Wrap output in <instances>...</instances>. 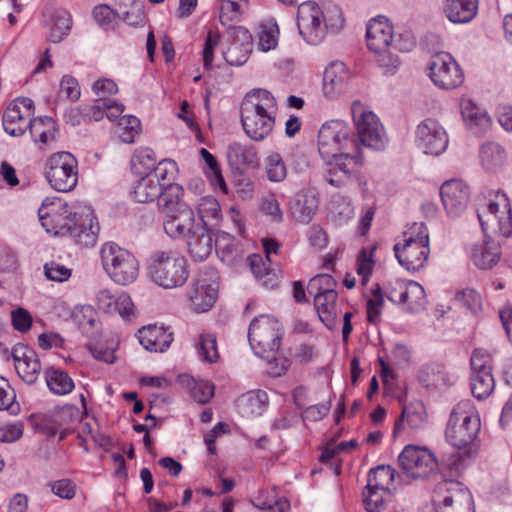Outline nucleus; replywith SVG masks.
<instances>
[{"label":"nucleus","mask_w":512,"mask_h":512,"mask_svg":"<svg viewBox=\"0 0 512 512\" xmlns=\"http://www.w3.org/2000/svg\"><path fill=\"white\" fill-rule=\"evenodd\" d=\"M398 463L402 475L398 474L397 476L401 481H403L402 477L407 479L426 478L439 467L438 460L430 450L412 445L403 449L398 457Z\"/></svg>","instance_id":"9d476101"},{"label":"nucleus","mask_w":512,"mask_h":512,"mask_svg":"<svg viewBox=\"0 0 512 512\" xmlns=\"http://www.w3.org/2000/svg\"><path fill=\"white\" fill-rule=\"evenodd\" d=\"M179 174L177 163L172 159H162V181L167 180L166 185L162 184V214L178 208L179 206H186L180 203L183 195V188L181 185L175 183Z\"/></svg>","instance_id":"a211bd4d"},{"label":"nucleus","mask_w":512,"mask_h":512,"mask_svg":"<svg viewBox=\"0 0 512 512\" xmlns=\"http://www.w3.org/2000/svg\"><path fill=\"white\" fill-rule=\"evenodd\" d=\"M429 77L442 89H455L464 81V74L455 59L445 52L434 55L429 63Z\"/></svg>","instance_id":"ddd939ff"},{"label":"nucleus","mask_w":512,"mask_h":512,"mask_svg":"<svg viewBox=\"0 0 512 512\" xmlns=\"http://www.w3.org/2000/svg\"><path fill=\"white\" fill-rule=\"evenodd\" d=\"M276 100L265 89H254L248 92L240 107L241 123L246 135L254 140L265 139L275 124L274 112Z\"/></svg>","instance_id":"7ed1b4c3"},{"label":"nucleus","mask_w":512,"mask_h":512,"mask_svg":"<svg viewBox=\"0 0 512 512\" xmlns=\"http://www.w3.org/2000/svg\"><path fill=\"white\" fill-rule=\"evenodd\" d=\"M480 428V417L473 406L468 401L460 402L450 414L445 436L454 448H474Z\"/></svg>","instance_id":"39448f33"},{"label":"nucleus","mask_w":512,"mask_h":512,"mask_svg":"<svg viewBox=\"0 0 512 512\" xmlns=\"http://www.w3.org/2000/svg\"><path fill=\"white\" fill-rule=\"evenodd\" d=\"M118 17L130 26L145 22L144 4L141 0H117Z\"/></svg>","instance_id":"58836bf2"},{"label":"nucleus","mask_w":512,"mask_h":512,"mask_svg":"<svg viewBox=\"0 0 512 512\" xmlns=\"http://www.w3.org/2000/svg\"><path fill=\"white\" fill-rule=\"evenodd\" d=\"M336 281L329 274H318L311 278L308 283V293L312 295L337 292L335 290Z\"/></svg>","instance_id":"864d4df0"},{"label":"nucleus","mask_w":512,"mask_h":512,"mask_svg":"<svg viewBox=\"0 0 512 512\" xmlns=\"http://www.w3.org/2000/svg\"><path fill=\"white\" fill-rule=\"evenodd\" d=\"M433 502L436 512H474L471 493L453 480H445L437 485Z\"/></svg>","instance_id":"9b49d317"},{"label":"nucleus","mask_w":512,"mask_h":512,"mask_svg":"<svg viewBox=\"0 0 512 512\" xmlns=\"http://www.w3.org/2000/svg\"><path fill=\"white\" fill-rule=\"evenodd\" d=\"M28 129L34 142L48 144L55 139V122L50 116L31 118Z\"/></svg>","instance_id":"a19ab883"},{"label":"nucleus","mask_w":512,"mask_h":512,"mask_svg":"<svg viewBox=\"0 0 512 512\" xmlns=\"http://www.w3.org/2000/svg\"><path fill=\"white\" fill-rule=\"evenodd\" d=\"M72 270L65 265L51 261L44 265L45 276L52 281L64 282L71 277Z\"/></svg>","instance_id":"0e129e2a"},{"label":"nucleus","mask_w":512,"mask_h":512,"mask_svg":"<svg viewBox=\"0 0 512 512\" xmlns=\"http://www.w3.org/2000/svg\"><path fill=\"white\" fill-rule=\"evenodd\" d=\"M363 497L367 512H381L385 508L388 498H390V492L380 489H368L366 486Z\"/></svg>","instance_id":"09e8293b"},{"label":"nucleus","mask_w":512,"mask_h":512,"mask_svg":"<svg viewBox=\"0 0 512 512\" xmlns=\"http://www.w3.org/2000/svg\"><path fill=\"white\" fill-rule=\"evenodd\" d=\"M396 471L389 465H379L370 470L368 474L367 488L389 491L390 485L394 482Z\"/></svg>","instance_id":"a18cd8bd"},{"label":"nucleus","mask_w":512,"mask_h":512,"mask_svg":"<svg viewBox=\"0 0 512 512\" xmlns=\"http://www.w3.org/2000/svg\"><path fill=\"white\" fill-rule=\"evenodd\" d=\"M244 7H238L237 4L229 1L219 2V20L223 26L231 27L233 22L239 20Z\"/></svg>","instance_id":"4d7b16f0"},{"label":"nucleus","mask_w":512,"mask_h":512,"mask_svg":"<svg viewBox=\"0 0 512 512\" xmlns=\"http://www.w3.org/2000/svg\"><path fill=\"white\" fill-rule=\"evenodd\" d=\"M337 299V292L314 295V306L319 319L329 330H333L338 323Z\"/></svg>","instance_id":"cd10ccee"},{"label":"nucleus","mask_w":512,"mask_h":512,"mask_svg":"<svg viewBox=\"0 0 512 512\" xmlns=\"http://www.w3.org/2000/svg\"><path fill=\"white\" fill-rule=\"evenodd\" d=\"M163 214L165 220L162 226L171 238L188 237L196 229L194 212L187 206H179Z\"/></svg>","instance_id":"6ab92c4d"},{"label":"nucleus","mask_w":512,"mask_h":512,"mask_svg":"<svg viewBox=\"0 0 512 512\" xmlns=\"http://www.w3.org/2000/svg\"><path fill=\"white\" fill-rule=\"evenodd\" d=\"M41 25L48 31L47 39L52 43H60L70 33L73 20L71 14L64 9L46 7L42 12Z\"/></svg>","instance_id":"dca6fc26"},{"label":"nucleus","mask_w":512,"mask_h":512,"mask_svg":"<svg viewBox=\"0 0 512 512\" xmlns=\"http://www.w3.org/2000/svg\"><path fill=\"white\" fill-rule=\"evenodd\" d=\"M177 383L189 390L191 398L199 404L208 403L214 396V386L208 381H198L190 375L181 374L177 377Z\"/></svg>","instance_id":"72a5a7b5"},{"label":"nucleus","mask_w":512,"mask_h":512,"mask_svg":"<svg viewBox=\"0 0 512 512\" xmlns=\"http://www.w3.org/2000/svg\"><path fill=\"white\" fill-rule=\"evenodd\" d=\"M227 161L232 171L242 174L248 168L258 165V156L255 148L238 142L231 143L227 147Z\"/></svg>","instance_id":"b1692460"},{"label":"nucleus","mask_w":512,"mask_h":512,"mask_svg":"<svg viewBox=\"0 0 512 512\" xmlns=\"http://www.w3.org/2000/svg\"><path fill=\"white\" fill-rule=\"evenodd\" d=\"M400 289L399 297L392 296V302L395 304H407L411 312H418L426 305L424 288L417 282L396 281Z\"/></svg>","instance_id":"a878e982"},{"label":"nucleus","mask_w":512,"mask_h":512,"mask_svg":"<svg viewBox=\"0 0 512 512\" xmlns=\"http://www.w3.org/2000/svg\"><path fill=\"white\" fill-rule=\"evenodd\" d=\"M198 214L201 219L198 224L204 225V227L214 225L213 222L216 224L221 218V208L217 199L212 196L201 198L198 204Z\"/></svg>","instance_id":"49530a36"},{"label":"nucleus","mask_w":512,"mask_h":512,"mask_svg":"<svg viewBox=\"0 0 512 512\" xmlns=\"http://www.w3.org/2000/svg\"><path fill=\"white\" fill-rule=\"evenodd\" d=\"M470 253L474 264L480 269H490L500 259L498 247L488 244H475Z\"/></svg>","instance_id":"c03bdc74"},{"label":"nucleus","mask_w":512,"mask_h":512,"mask_svg":"<svg viewBox=\"0 0 512 512\" xmlns=\"http://www.w3.org/2000/svg\"><path fill=\"white\" fill-rule=\"evenodd\" d=\"M39 220L47 233L54 236H70L81 247H93L100 230L91 207L78 205L72 209L57 199L43 202L38 210Z\"/></svg>","instance_id":"f03ea898"},{"label":"nucleus","mask_w":512,"mask_h":512,"mask_svg":"<svg viewBox=\"0 0 512 512\" xmlns=\"http://www.w3.org/2000/svg\"><path fill=\"white\" fill-rule=\"evenodd\" d=\"M135 199L140 203L156 202L160 200V178L157 174L150 177H142L134 189Z\"/></svg>","instance_id":"ea45409f"},{"label":"nucleus","mask_w":512,"mask_h":512,"mask_svg":"<svg viewBox=\"0 0 512 512\" xmlns=\"http://www.w3.org/2000/svg\"><path fill=\"white\" fill-rule=\"evenodd\" d=\"M455 300L473 313H477L482 306L481 296L474 289H464L458 292L455 295Z\"/></svg>","instance_id":"680f3d73"},{"label":"nucleus","mask_w":512,"mask_h":512,"mask_svg":"<svg viewBox=\"0 0 512 512\" xmlns=\"http://www.w3.org/2000/svg\"><path fill=\"white\" fill-rule=\"evenodd\" d=\"M92 14L95 21L104 29L112 28L115 20L119 19L118 9L113 10L106 4H100L94 7Z\"/></svg>","instance_id":"bf43d9fd"},{"label":"nucleus","mask_w":512,"mask_h":512,"mask_svg":"<svg viewBox=\"0 0 512 512\" xmlns=\"http://www.w3.org/2000/svg\"><path fill=\"white\" fill-rule=\"evenodd\" d=\"M11 356L14 360L18 376L27 384H34L42 370L37 353L23 344L12 348Z\"/></svg>","instance_id":"f3484780"},{"label":"nucleus","mask_w":512,"mask_h":512,"mask_svg":"<svg viewBox=\"0 0 512 512\" xmlns=\"http://www.w3.org/2000/svg\"><path fill=\"white\" fill-rule=\"evenodd\" d=\"M366 39L368 48L373 52L387 50L388 47L408 51L415 44L412 38L406 39L404 43L396 42L393 37V26L384 16H378L369 22Z\"/></svg>","instance_id":"f8f14e48"},{"label":"nucleus","mask_w":512,"mask_h":512,"mask_svg":"<svg viewBox=\"0 0 512 512\" xmlns=\"http://www.w3.org/2000/svg\"><path fill=\"white\" fill-rule=\"evenodd\" d=\"M51 492L59 498L71 500L75 497L77 486L70 479H60L49 484Z\"/></svg>","instance_id":"e2e57ef3"},{"label":"nucleus","mask_w":512,"mask_h":512,"mask_svg":"<svg viewBox=\"0 0 512 512\" xmlns=\"http://www.w3.org/2000/svg\"><path fill=\"white\" fill-rule=\"evenodd\" d=\"M160 331L156 324L144 326L138 331L140 344L148 351H158Z\"/></svg>","instance_id":"13d9d810"},{"label":"nucleus","mask_w":512,"mask_h":512,"mask_svg":"<svg viewBox=\"0 0 512 512\" xmlns=\"http://www.w3.org/2000/svg\"><path fill=\"white\" fill-rule=\"evenodd\" d=\"M349 71L341 61H334L325 69L323 93L329 99L339 97L347 88Z\"/></svg>","instance_id":"5701e85b"},{"label":"nucleus","mask_w":512,"mask_h":512,"mask_svg":"<svg viewBox=\"0 0 512 512\" xmlns=\"http://www.w3.org/2000/svg\"><path fill=\"white\" fill-rule=\"evenodd\" d=\"M479 158L485 170L496 171L505 163L507 154L499 143L486 142L480 148Z\"/></svg>","instance_id":"e433bc0d"},{"label":"nucleus","mask_w":512,"mask_h":512,"mask_svg":"<svg viewBox=\"0 0 512 512\" xmlns=\"http://www.w3.org/2000/svg\"><path fill=\"white\" fill-rule=\"evenodd\" d=\"M59 93L71 101L78 100L81 95L79 82L70 75H64L60 82Z\"/></svg>","instance_id":"338daca9"},{"label":"nucleus","mask_w":512,"mask_h":512,"mask_svg":"<svg viewBox=\"0 0 512 512\" xmlns=\"http://www.w3.org/2000/svg\"><path fill=\"white\" fill-rule=\"evenodd\" d=\"M31 118L28 117V113H22V110L17 105H11L6 108L3 117L2 124L6 133L11 136L18 137L22 136L28 129Z\"/></svg>","instance_id":"f704fd0d"},{"label":"nucleus","mask_w":512,"mask_h":512,"mask_svg":"<svg viewBox=\"0 0 512 512\" xmlns=\"http://www.w3.org/2000/svg\"><path fill=\"white\" fill-rule=\"evenodd\" d=\"M267 177L272 182H282L287 176V167L279 153H272L265 159Z\"/></svg>","instance_id":"8fccbe9b"},{"label":"nucleus","mask_w":512,"mask_h":512,"mask_svg":"<svg viewBox=\"0 0 512 512\" xmlns=\"http://www.w3.org/2000/svg\"><path fill=\"white\" fill-rule=\"evenodd\" d=\"M215 250L222 262L233 265L241 258V249L232 235L226 232L216 234Z\"/></svg>","instance_id":"4c0bfd02"},{"label":"nucleus","mask_w":512,"mask_h":512,"mask_svg":"<svg viewBox=\"0 0 512 512\" xmlns=\"http://www.w3.org/2000/svg\"><path fill=\"white\" fill-rule=\"evenodd\" d=\"M162 288L171 289L184 285L188 273L184 257L170 253L166 257L162 253Z\"/></svg>","instance_id":"4be33fe9"},{"label":"nucleus","mask_w":512,"mask_h":512,"mask_svg":"<svg viewBox=\"0 0 512 512\" xmlns=\"http://www.w3.org/2000/svg\"><path fill=\"white\" fill-rule=\"evenodd\" d=\"M416 137L419 147L425 154L438 156L448 146L446 130L435 119L428 118L422 121L417 127Z\"/></svg>","instance_id":"2eb2a0df"},{"label":"nucleus","mask_w":512,"mask_h":512,"mask_svg":"<svg viewBox=\"0 0 512 512\" xmlns=\"http://www.w3.org/2000/svg\"><path fill=\"white\" fill-rule=\"evenodd\" d=\"M200 155L207 165V176L211 178L215 185H219L221 189L226 190V183L216 158L205 148L200 150Z\"/></svg>","instance_id":"603ef678"},{"label":"nucleus","mask_w":512,"mask_h":512,"mask_svg":"<svg viewBox=\"0 0 512 512\" xmlns=\"http://www.w3.org/2000/svg\"><path fill=\"white\" fill-rule=\"evenodd\" d=\"M45 381L55 395H67L75 387L73 379L63 370L49 368L45 371Z\"/></svg>","instance_id":"79ce46f5"},{"label":"nucleus","mask_w":512,"mask_h":512,"mask_svg":"<svg viewBox=\"0 0 512 512\" xmlns=\"http://www.w3.org/2000/svg\"><path fill=\"white\" fill-rule=\"evenodd\" d=\"M283 336L281 323L271 315L255 317L248 330V340L254 353L266 359L275 360Z\"/></svg>","instance_id":"423d86ee"},{"label":"nucleus","mask_w":512,"mask_h":512,"mask_svg":"<svg viewBox=\"0 0 512 512\" xmlns=\"http://www.w3.org/2000/svg\"><path fill=\"white\" fill-rule=\"evenodd\" d=\"M115 306V314H119L125 321H130L135 316L134 303L129 294H119Z\"/></svg>","instance_id":"774afa93"},{"label":"nucleus","mask_w":512,"mask_h":512,"mask_svg":"<svg viewBox=\"0 0 512 512\" xmlns=\"http://www.w3.org/2000/svg\"><path fill=\"white\" fill-rule=\"evenodd\" d=\"M324 15L320 7L312 1L302 3L298 8L297 27L299 34L310 45L320 44L326 36L329 29L332 33H337L343 26V18L340 11L336 8Z\"/></svg>","instance_id":"20e7f679"},{"label":"nucleus","mask_w":512,"mask_h":512,"mask_svg":"<svg viewBox=\"0 0 512 512\" xmlns=\"http://www.w3.org/2000/svg\"><path fill=\"white\" fill-rule=\"evenodd\" d=\"M318 197L314 191H307L296 195L291 204V214L300 223H309L318 209Z\"/></svg>","instance_id":"c85d7f7f"},{"label":"nucleus","mask_w":512,"mask_h":512,"mask_svg":"<svg viewBox=\"0 0 512 512\" xmlns=\"http://www.w3.org/2000/svg\"><path fill=\"white\" fill-rule=\"evenodd\" d=\"M44 176L55 191L70 192L78 183V161L67 151L53 153L45 161Z\"/></svg>","instance_id":"6e6552de"},{"label":"nucleus","mask_w":512,"mask_h":512,"mask_svg":"<svg viewBox=\"0 0 512 512\" xmlns=\"http://www.w3.org/2000/svg\"><path fill=\"white\" fill-rule=\"evenodd\" d=\"M495 388L492 372L475 373L471 376V392L478 400L486 399Z\"/></svg>","instance_id":"de8ad7c7"},{"label":"nucleus","mask_w":512,"mask_h":512,"mask_svg":"<svg viewBox=\"0 0 512 512\" xmlns=\"http://www.w3.org/2000/svg\"><path fill=\"white\" fill-rule=\"evenodd\" d=\"M252 48L251 34L246 29L238 27L233 42L224 52V58L229 65L241 66L248 60Z\"/></svg>","instance_id":"393cba45"},{"label":"nucleus","mask_w":512,"mask_h":512,"mask_svg":"<svg viewBox=\"0 0 512 512\" xmlns=\"http://www.w3.org/2000/svg\"><path fill=\"white\" fill-rule=\"evenodd\" d=\"M395 256L401 266L409 271H418L423 268L430 254V247L417 243H396Z\"/></svg>","instance_id":"412c9836"},{"label":"nucleus","mask_w":512,"mask_h":512,"mask_svg":"<svg viewBox=\"0 0 512 512\" xmlns=\"http://www.w3.org/2000/svg\"><path fill=\"white\" fill-rule=\"evenodd\" d=\"M402 238V241L406 243H417L429 246V231L423 222H415L409 226L408 229L403 232Z\"/></svg>","instance_id":"5fc2aeb1"},{"label":"nucleus","mask_w":512,"mask_h":512,"mask_svg":"<svg viewBox=\"0 0 512 512\" xmlns=\"http://www.w3.org/2000/svg\"><path fill=\"white\" fill-rule=\"evenodd\" d=\"M491 361V355L486 350L482 348L474 349L470 358L472 374L484 371L492 372Z\"/></svg>","instance_id":"052dcab7"},{"label":"nucleus","mask_w":512,"mask_h":512,"mask_svg":"<svg viewBox=\"0 0 512 512\" xmlns=\"http://www.w3.org/2000/svg\"><path fill=\"white\" fill-rule=\"evenodd\" d=\"M100 255L105 272L116 284L129 285L137 279L139 263L128 250L115 243H106Z\"/></svg>","instance_id":"0eeeda50"},{"label":"nucleus","mask_w":512,"mask_h":512,"mask_svg":"<svg viewBox=\"0 0 512 512\" xmlns=\"http://www.w3.org/2000/svg\"><path fill=\"white\" fill-rule=\"evenodd\" d=\"M278 27L276 24L263 25L259 34V45L265 52L274 49L278 40Z\"/></svg>","instance_id":"69168bd1"},{"label":"nucleus","mask_w":512,"mask_h":512,"mask_svg":"<svg viewBox=\"0 0 512 512\" xmlns=\"http://www.w3.org/2000/svg\"><path fill=\"white\" fill-rule=\"evenodd\" d=\"M444 13L452 23L472 21L478 12V0H445Z\"/></svg>","instance_id":"bb28decb"},{"label":"nucleus","mask_w":512,"mask_h":512,"mask_svg":"<svg viewBox=\"0 0 512 512\" xmlns=\"http://www.w3.org/2000/svg\"><path fill=\"white\" fill-rule=\"evenodd\" d=\"M131 170L134 174L142 177L153 176L157 168V157L153 150L147 147H140L135 150L131 157Z\"/></svg>","instance_id":"c9c22d12"},{"label":"nucleus","mask_w":512,"mask_h":512,"mask_svg":"<svg viewBox=\"0 0 512 512\" xmlns=\"http://www.w3.org/2000/svg\"><path fill=\"white\" fill-rule=\"evenodd\" d=\"M351 114L357 139L351 136L347 124L340 120L323 124L318 133V150L328 166L325 180L335 187L346 184L355 168L361 164L360 146L382 150L387 142L377 116L367 111L360 101L352 103Z\"/></svg>","instance_id":"f257e3e1"},{"label":"nucleus","mask_w":512,"mask_h":512,"mask_svg":"<svg viewBox=\"0 0 512 512\" xmlns=\"http://www.w3.org/2000/svg\"><path fill=\"white\" fill-rule=\"evenodd\" d=\"M197 350L202 360L208 363H213L219 358L216 337L212 334L200 335Z\"/></svg>","instance_id":"3c124183"},{"label":"nucleus","mask_w":512,"mask_h":512,"mask_svg":"<svg viewBox=\"0 0 512 512\" xmlns=\"http://www.w3.org/2000/svg\"><path fill=\"white\" fill-rule=\"evenodd\" d=\"M71 317L83 335L89 338L95 336L99 326V319L97 311L91 305L76 306L72 311Z\"/></svg>","instance_id":"473e14b6"},{"label":"nucleus","mask_w":512,"mask_h":512,"mask_svg":"<svg viewBox=\"0 0 512 512\" xmlns=\"http://www.w3.org/2000/svg\"><path fill=\"white\" fill-rule=\"evenodd\" d=\"M268 406V395L265 391H250L237 400L239 413L245 418L260 416Z\"/></svg>","instance_id":"7c9ffc66"},{"label":"nucleus","mask_w":512,"mask_h":512,"mask_svg":"<svg viewBox=\"0 0 512 512\" xmlns=\"http://www.w3.org/2000/svg\"><path fill=\"white\" fill-rule=\"evenodd\" d=\"M188 247L191 255L197 260L206 259L213 250L211 231L204 225L197 224L196 229L188 236Z\"/></svg>","instance_id":"c756f323"},{"label":"nucleus","mask_w":512,"mask_h":512,"mask_svg":"<svg viewBox=\"0 0 512 512\" xmlns=\"http://www.w3.org/2000/svg\"><path fill=\"white\" fill-rule=\"evenodd\" d=\"M16 394L7 379L0 376V410L17 413L19 405L15 402Z\"/></svg>","instance_id":"6e6d98bb"},{"label":"nucleus","mask_w":512,"mask_h":512,"mask_svg":"<svg viewBox=\"0 0 512 512\" xmlns=\"http://www.w3.org/2000/svg\"><path fill=\"white\" fill-rule=\"evenodd\" d=\"M427 414L422 402H414L406 405L402 409L400 418L396 421L394 433L400 431L407 425L412 430H419L425 427Z\"/></svg>","instance_id":"2f4dec72"},{"label":"nucleus","mask_w":512,"mask_h":512,"mask_svg":"<svg viewBox=\"0 0 512 512\" xmlns=\"http://www.w3.org/2000/svg\"><path fill=\"white\" fill-rule=\"evenodd\" d=\"M477 216L485 234L503 238L512 236V208L505 193L497 192Z\"/></svg>","instance_id":"1a4fd4ad"},{"label":"nucleus","mask_w":512,"mask_h":512,"mask_svg":"<svg viewBox=\"0 0 512 512\" xmlns=\"http://www.w3.org/2000/svg\"><path fill=\"white\" fill-rule=\"evenodd\" d=\"M218 295L217 273L207 268L191 288L189 299L192 309L197 313L209 311Z\"/></svg>","instance_id":"4468645a"},{"label":"nucleus","mask_w":512,"mask_h":512,"mask_svg":"<svg viewBox=\"0 0 512 512\" xmlns=\"http://www.w3.org/2000/svg\"><path fill=\"white\" fill-rule=\"evenodd\" d=\"M469 194L468 186L457 179L446 181L440 188L442 203L451 216H458L465 210Z\"/></svg>","instance_id":"aec40b11"},{"label":"nucleus","mask_w":512,"mask_h":512,"mask_svg":"<svg viewBox=\"0 0 512 512\" xmlns=\"http://www.w3.org/2000/svg\"><path fill=\"white\" fill-rule=\"evenodd\" d=\"M475 453V448H455L442 457L439 466L447 469L451 476H458L465 467L466 459L473 457Z\"/></svg>","instance_id":"37998d69"}]
</instances>
